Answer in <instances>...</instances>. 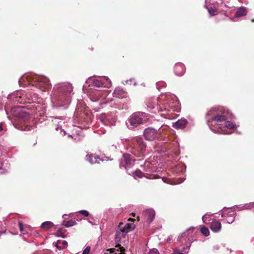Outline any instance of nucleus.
Here are the masks:
<instances>
[{
  "instance_id": "f257e3e1",
  "label": "nucleus",
  "mask_w": 254,
  "mask_h": 254,
  "mask_svg": "<svg viewBox=\"0 0 254 254\" xmlns=\"http://www.w3.org/2000/svg\"><path fill=\"white\" fill-rule=\"evenodd\" d=\"M145 105L147 111L153 113L178 111L179 109L177 97L171 93L161 95L158 98H149L146 100Z\"/></svg>"
},
{
  "instance_id": "f03ea898",
  "label": "nucleus",
  "mask_w": 254,
  "mask_h": 254,
  "mask_svg": "<svg viewBox=\"0 0 254 254\" xmlns=\"http://www.w3.org/2000/svg\"><path fill=\"white\" fill-rule=\"evenodd\" d=\"M233 115L222 107H214L211 108L206 115L207 123L210 129L214 133L228 134L231 133L226 129L220 127L216 129L212 127L213 124L217 126H222L228 120H233Z\"/></svg>"
},
{
  "instance_id": "7ed1b4c3",
  "label": "nucleus",
  "mask_w": 254,
  "mask_h": 254,
  "mask_svg": "<svg viewBox=\"0 0 254 254\" xmlns=\"http://www.w3.org/2000/svg\"><path fill=\"white\" fill-rule=\"evenodd\" d=\"M73 87L68 83H60L54 87L51 101L55 108H68L71 100V93Z\"/></svg>"
},
{
  "instance_id": "20e7f679",
  "label": "nucleus",
  "mask_w": 254,
  "mask_h": 254,
  "mask_svg": "<svg viewBox=\"0 0 254 254\" xmlns=\"http://www.w3.org/2000/svg\"><path fill=\"white\" fill-rule=\"evenodd\" d=\"M18 82L20 86L28 87L31 90L38 88L45 92L48 91L51 87L50 80L47 77L32 73L23 75L19 79Z\"/></svg>"
},
{
  "instance_id": "39448f33",
  "label": "nucleus",
  "mask_w": 254,
  "mask_h": 254,
  "mask_svg": "<svg viewBox=\"0 0 254 254\" xmlns=\"http://www.w3.org/2000/svg\"><path fill=\"white\" fill-rule=\"evenodd\" d=\"M146 146L143 138L139 136L131 138L127 142V149L128 152L136 157L143 155Z\"/></svg>"
},
{
  "instance_id": "423d86ee",
  "label": "nucleus",
  "mask_w": 254,
  "mask_h": 254,
  "mask_svg": "<svg viewBox=\"0 0 254 254\" xmlns=\"http://www.w3.org/2000/svg\"><path fill=\"white\" fill-rule=\"evenodd\" d=\"M38 94L32 91L26 93L23 91H17L9 94L7 99L12 100L14 103H24L34 102L38 98Z\"/></svg>"
},
{
  "instance_id": "0eeeda50",
  "label": "nucleus",
  "mask_w": 254,
  "mask_h": 254,
  "mask_svg": "<svg viewBox=\"0 0 254 254\" xmlns=\"http://www.w3.org/2000/svg\"><path fill=\"white\" fill-rule=\"evenodd\" d=\"M167 127L162 125L158 130L151 127H148L145 128L143 132L145 138L148 141H152L158 139L162 133L163 130Z\"/></svg>"
},
{
  "instance_id": "6e6552de",
  "label": "nucleus",
  "mask_w": 254,
  "mask_h": 254,
  "mask_svg": "<svg viewBox=\"0 0 254 254\" xmlns=\"http://www.w3.org/2000/svg\"><path fill=\"white\" fill-rule=\"evenodd\" d=\"M144 113L142 112H135L132 114L126 124L128 128L133 129L143 123Z\"/></svg>"
},
{
  "instance_id": "1a4fd4ad",
  "label": "nucleus",
  "mask_w": 254,
  "mask_h": 254,
  "mask_svg": "<svg viewBox=\"0 0 254 254\" xmlns=\"http://www.w3.org/2000/svg\"><path fill=\"white\" fill-rule=\"evenodd\" d=\"M135 227V226L133 223H127L124 226L123 224H120L116 234V241L120 242L121 239L125 238L127 234L134 229Z\"/></svg>"
},
{
  "instance_id": "9d476101",
  "label": "nucleus",
  "mask_w": 254,
  "mask_h": 254,
  "mask_svg": "<svg viewBox=\"0 0 254 254\" xmlns=\"http://www.w3.org/2000/svg\"><path fill=\"white\" fill-rule=\"evenodd\" d=\"M193 229V227L188 229L186 232L181 234L178 238V241L182 243H184V241H185L184 244L187 249H189L193 241V237L195 234Z\"/></svg>"
},
{
  "instance_id": "9b49d317",
  "label": "nucleus",
  "mask_w": 254,
  "mask_h": 254,
  "mask_svg": "<svg viewBox=\"0 0 254 254\" xmlns=\"http://www.w3.org/2000/svg\"><path fill=\"white\" fill-rule=\"evenodd\" d=\"M98 119L105 126H112L115 125L116 119L113 113H102Z\"/></svg>"
},
{
  "instance_id": "f8f14e48",
  "label": "nucleus",
  "mask_w": 254,
  "mask_h": 254,
  "mask_svg": "<svg viewBox=\"0 0 254 254\" xmlns=\"http://www.w3.org/2000/svg\"><path fill=\"white\" fill-rule=\"evenodd\" d=\"M11 112L13 116L23 120L28 119L29 116V113L26 111L23 106L15 107L12 109Z\"/></svg>"
},
{
  "instance_id": "ddd939ff",
  "label": "nucleus",
  "mask_w": 254,
  "mask_h": 254,
  "mask_svg": "<svg viewBox=\"0 0 254 254\" xmlns=\"http://www.w3.org/2000/svg\"><path fill=\"white\" fill-rule=\"evenodd\" d=\"M111 85L112 83L110 79L106 76H104L101 80L94 79L93 81V85L98 88L101 87L110 88Z\"/></svg>"
},
{
  "instance_id": "4468645a",
  "label": "nucleus",
  "mask_w": 254,
  "mask_h": 254,
  "mask_svg": "<svg viewBox=\"0 0 254 254\" xmlns=\"http://www.w3.org/2000/svg\"><path fill=\"white\" fill-rule=\"evenodd\" d=\"M132 159L130 155L128 154H125L121 162V165L124 166L126 169L129 168L132 165Z\"/></svg>"
},
{
  "instance_id": "2eb2a0df",
  "label": "nucleus",
  "mask_w": 254,
  "mask_h": 254,
  "mask_svg": "<svg viewBox=\"0 0 254 254\" xmlns=\"http://www.w3.org/2000/svg\"><path fill=\"white\" fill-rule=\"evenodd\" d=\"M143 215H144L146 220L149 223H150L154 219L155 213L153 209H146L143 212Z\"/></svg>"
},
{
  "instance_id": "dca6fc26",
  "label": "nucleus",
  "mask_w": 254,
  "mask_h": 254,
  "mask_svg": "<svg viewBox=\"0 0 254 254\" xmlns=\"http://www.w3.org/2000/svg\"><path fill=\"white\" fill-rule=\"evenodd\" d=\"M174 71L175 74L177 75H183L185 72V68L184 65L180 63L176 64L174 67Z\"/></svg>"
},
{
  "instance_id": "f3484780",
  "label": "nucleus",
  "mask_w": 254,
  "mask_h": 254,
  "mask_svg": "<svg viewBox=\"0 0 254 254\" xmlns=\"http://www.w3.org/2000/svg\"><path fill=\"white\" fill-rule=\"evenodd\" d=\"M86 160L89 162L90 164H96L99 163L100 161H103L101 160L98 156L93 155H89L87 154L86 156Z\"/></svg>"
},
{
  "instance_id": "a211bd4d",
  "label": "nucleus",
  "mask_w": 254,
  "mask_h": 254,
  "mask_svg": "<svg viewBox=\"0 0 254 254\" xmlns=\"http://www.w3.org/2000/svg\"><path fill=\"white\" fill-rule=\"evenodd\" d=\"M210 229L214 233H218L221 229V224L217 220L212 221L210 224Z\"/></svg>"
},
{
  "instance_id": "6ab92c4d",
  "label": "nucleus",
  "mask_w": 254,
  "mask_h": 254,
  "mask_svg": "<svg viewBox=\"0 0 254 254\" xmlns=\"http://www.w3.org/2000/svg\"><path fill=\"white\" fill-rule=\"evenodd\" d=\"M114 96L119 98H123L127 96V93L120 87H117L113 92Z\"/></svg>"
},
{
  "instance_id": "aec40b11",
  "label": "nucleus",
  "mask_w": 254,
  "mask_h": 254,
  "mask_svg": "<svg viewBox=\"0 0 254 254\" xmlns=\"http://www.w3.org/2000/svg\"><path fill=\"white\" fill-rule=\"evenodd\" d=\"M187 123L186 119H181L173 124V127L175 128H181L185 127Z\"/></svg>"
},
{
  "instance_id": "412c9836",
  "label": "nucleus",
  "mask_w": 254,
  "mask_h": 254,
  "mask_svg": "<svg viewBox=\"0 0 254 254\" xmlns=\"http://www.w3.org/2000/svg\"><path fill=\"white\" fill-rule=\"evenodd\" d=\"M247 13V10L245 7L242 6L239 7L235 14V18L240 17L246 15Z\"/></svg>"
},
{
  "instance_id": "4be33fe9",
  "label": "nucleus",
  "mask_w": 254,
  "mask_h": 254,
  "mask_svg": "<svg viewBox=\"0 0 254 254\" xmlns=\"http://www.w3.org/2000/svg\"><path fill=\"white\" fill-rule=\"evenodd\" d=\"M230 212H235L232 208L224 207L221 210V215L223 217L227 218L230 217Z\"/></svg>"
},
{
  "instance_id": "5701e85b",
  "label": "nucleus",
  "mask_w": 254,
  "mask_h": 254,
  "mask_svg": "<svg viewBox=\"0 0 254 254\" xmlns=\"http://www.w3.org/2000/svg\"><path fill=\"white\" fill-rule=\"evenodd\" d=\"M55 246L57 249L62 250L67 246V243L64 240H58L55 243Z\"/></svg>"
},
{
  "instance_id": "b1692460",
  "label": "nucleus",
  "mask_w": 254,
  "mask_h": 254,
  "mask_svg": "<svg viewBox=\"0 0 254 254\" xmlns=\"http://www.w3.org/2000/svg\"><path fill=\"white\" fill-rule=\"evenodd\" d=\"M236 207L238 208L239 211L249 210L253 208V204H252V202H250L243 205H236Z\"/></svg>"
},
{
  "instance_id": "393cba45",
  "label": "nucleus",
  "mask_w": 254,
  "mask_h": 254,
  "mask_svg": "<svg viewBox=\"0 0 254 254\" xmlns=\"http://www.w3.org/2000/svg\"><path fill=\"white\" fill-rule=\"evenodd\" d=\"M124 249L123 248L120 250L117 249H110L107 250L104 254H125L123 252Z\"/></svg>"
},
{
  "instance_id": "a878e982",
  "label": "nucleus",
  "mask_w": 254,
  "mask_h": 254,
  "mask_svg": "<svg viewBox=\"0 0 254 254\" xmlns=\"http://www.w3.org/2000/svg\"><path fill=\"white\" fill-rule=\"evenodd\" d=\"M132 175H133V176L134 177V178L135 179H136L137 178H141L143 177H146V178H149V179H152V178L151 177H148L145 176L144 174V173H142L140 170H136L135 171L133 172L132 173Z\"/></svg>"
},
{
  "instance_id": "bb28decb",
  "label": "nucleus",
  "mask_w": 254,
  "mask_h": 254,
  "mask_svg": "<svg viewBox=\"0 0 254 254\" xmlns=\"http://www.w3.org/2000/svg\"><path fill=\"white\" fill-rule=\"evenodd\" d=\"M229 214L231 215L230 217L225 218L224 220L228 224H232L235 221L236 213V212H230Z\"/></svg>"
},
{
  "instance_id": "cd10ccee",
  "label": "nucleus",
  "mask_w": 254,
  "mask_h": 254,
  "mask_svg": "<svg viewBox=\"0 0 254 254\" xmlns=\"http://www.w3.org/2000/svg\"><path fill=\"white\" fill-rule=\"evenodd\" d=\"M54 224L51 221H46L42 223L41 227L42 229L48 230L54 226Z\"/></svg>"
},
{
  "instance_id": "c85d7f7f",
  "label": "nucleus",
  "mask_w": 254,
  "mask_h": 254,
  "mask_svg": "<svg viewBox=\"0 0 254 254\" xmlns=\"http://www.w3.org/2000/svg\"><path fill=\"white\" fill-rule=\"evenodd\" d=\"M76 222H75V220H70L67 221H64V223H63V225L65 227H71V226L76 225Z\"/></svg>"
},
{
  "instance_id": "c756f323",
  "label": "nucleus",
  "mask_w": 254,
  "mask_h": 254,
  "mask_svg": "<svg viewBox=\"0 0 254 254\" xmlns=\"http://www.w3.org/2000/svg\"><path fill=\"white\" fill-rule=\"evenodd\" d=\"M224 124L225 125V127L228 129H232L234 128L235 127L233 123L231 121H228V120H226L224 122Z\"/></svg>"
},
{
  "instance_id": "7c9ffc66",
  "label": "nucleus",
  "mask_w": 254,
  "mask_h": 254,
  "mask_svg": "<svg viewBox=\"0 0 254 254\" xmlns=\"http://www.w3.org/2000/svg\"><path fill=\"white\" fill-rule=\"evenodd\" d=\"M200 232L205 237L209 235V231L207 228L203 226L200 229Z\"/></svg>"
},
{
  "instance_id": "2f4dec72",
  "label": "nucleus",
  "mask_w": 254,
  "mask_h": 254,
  "mask_svg": "<svg viewBox=\"0 0 254 254\" xmlns=\"http://www.w3.org/2000/svg\"><path fill=\"white\" fill-rule=\"evenodd\" d=\"M213 215V214H209L208 213L205 214L202 217V220L203 223H207L208 221H210L209 219V217Z\"/></svg>"
},
{
  "instance_id": "473e14b6",
  "label": "nucleus",
  "mask_w": 254,
  "mask_h": 254,
  "mask_svg": "<svg viewBox=\"0 0 254 254\" xmlns=\"http://www.w3.org/2000/svg\"><path fill=\"white\" fill-rule=\"evenodd\" d=\"M208 11L209 13V14L211 16L216 15L218 12L213 7H210L208 9Z\"/></svg>"
},
{
  "instance_id": "72a5a7b5",
  "label": "nucleus",
  "mask_w": 254,
  "mask_h": 254,
  "mask_svg": "<svg viewBox=\"0 0 254 254\" xmlns=\"http://www.w3.org/2000/svg\"><path fill=\"white\" fill-rule=\"evenodd\" d=\"M78 212L85 217H87L89 215V213L87 210H80L78 211Z\"/></svg>"
},
{
  "instance_id": "f704fd0d",
  "label": "nucleus",
  "mask_w": 254,
  "mask_h": 254,
  "mask_svg": "<svg viewBox=\"0 0 254 254\" xmlns=\"http://www.w3.org/2000/svg\"><path fill=\"white\" fill-rule=\"evenodd\" d=\"M147 254H159V253L156 249L154 248L150 250Z\"/></svg>"
},
{
  "instance_id": "c9c22d12",
  "label": "nucleus",
  "mask_w": 254,
  "mask_h": 254,
  "mask_svg": "<svg viewBox=\"0 0 254 254\" xmlns=\"http://www.w3.org/2000/svg\"><path fill=\"white\" fill-rule=\"evenodd\" d=\"M90 251V247L87 246L83 251L82 254H89Z\"/></svg>"
},
{
  "instance_id": "e433bc0d",
  "label": "nucleus",
  "mask_w": 254,
  "mask_h": 254,
  "mask_svg": "<svg viewBox=\"0 0 254 254\" xmlns=\"http://www.w3.org/2000/svg\"><path fill=\"white\" fill-rule=\"evenodd\" d=\"M18 225H19V229H20V232L21 233H23V234H24V226H23V225L22 223V222H18Z\"/></svg>"
},
{
  "instance_id": "4c0bfd02",
  "label": "nucleus",
  "mask_w": 254,
  "mask_h": 254,
  "mask_svg": "<svg viewBox=\"0 0 254 254\" xmlns=\"http://www.w3.org/2000/svg\"><path fill=\"white\" fill-rule=\"evenodd\" d=\"M56 130H58L59 129H61V132L62 134L63 135H64L65 134V131L64 129H62L61 128V127H60L59 126H58V127H57L56 128Z\"/></svg>"
},
{
  "instance_id": "58836bf2",
  "label": "nucleus",
  "mask_w": 254,
  "mask_h": 254,
  "mask_svg": "<svg viewBox=\"0 0 254 254\" xmlns=\"http://www.w3.org/2000/svg\"><path fill=\"white\" fill-rule=\"evenodd\" d=\"M165 83L164 82H161V83H157L156 84L157 87L158 88H159V86H164Z\"/></svg>"
},
{
  "instance_id": "ea45409f",
  "label": "nucleus",
  "mask_w": 254,
  "mask_h": 254,
  "mask_svg": "<svg viewBox=\"0 0 254 254\" xmlns=\"http://www.w3.org/2000/svg\"><path fill=\"white\" fill-rule=\"evenodd\" d=\"M172 240V237L170 236L168 237L167 239V242H170L171 240Z\"/></svg>"
},
{
  "instance_id": "a19ab883",
  "label": "nucleus",
  "mask_w": 254,
  "mask_h": 254,
  "mask_svg": "<svg viewBox=\"0 0 254 254\" xmlns=\"http://www.w3.org/2000/svg\"><path fill=\"white\" fill-rule=\"evenodd\" d=\"M175 155H176V156L178 155L179 154V153H180V151H179V150H178V149L176 150H175Z\"/></svg>"
},
{
  "instance_id": "79ce46f5",
  "label": "nucleus",
  "mask_w": 254,
  "mask_h": 254,
  "mask_svg": "<svg viewBox=\"0 0 254 254\" xmlns=\"http://www.w3.org/2000/svg\"><path fill=\"white\" fill-rule=\"evenodd\" d=\"M2 130V123H0V132Z\"/></svg>"
},
{
  "instance_id": "37998d69",
  "label": "nucleus",
  "mask_w": 254,
  "mask_h": 254,
  "mask_svg": "<svg viewBox=\"0 0 254 254\" xmlns=\"http://www.w3.org/2000/svg\"><path fill=\"white\" fill-rule=\"evenodd\" d=\"M55 119H60V120H62L64 119V117H56V118H55Z\"/></svg>"
},
{
  "instance_id": "c03bdc74",
  "label": "nucleus",
  "mask_w": 254,
  "mask_h": 254,
  "mask_svg": "<svg viewBox=\"0 0 254 254\" xmlns=\"http://www.w3.org/2000/svg\"><path fill=\"white\" fill-rule=\"evenodd\" d=\"M183 182V180H182L181 182H177V183H175V184H180V183H182V182Z\"/></svg>"
},
{
  "instance_id": "a18cd8bd",
  "label": "nucleus",
  "mask_w": 254,
  "mask_h": 254,
  "mask_svg": "<svg viewBox=\"0 0 254 254\" xmlns=\"http://www.w3.org/2000/svg\"><path fill=\"white\" fill-rule=\"evenodd\" d=\"M221 6H225V7H226V5L225 4H223V3H221Z\"/></svg>"
},
{
  "instance_id": "49530a36",
  "label": "nucleus",
  "mask_w": 254,
  "mask_h": 254,
  "mask_svg": "<svg viewBox=\"0 0 254 254\" xmlns=\"http://www.w3.org/2000/svg\"><path fill=\"white\" fill-rule=\"evenodd\" d=\"M252 204H253V208H254V202H252Z\"/></svg>"
},
{
  "instance_id": "de8ad7c7",
  "label": "nucleus",
  "mask_w": 254,
  "mask_h": 254,
  "mask_svg": "<svg viewBox=\"0 0 254 254\" xmlns=\"http://www.w3.org/2000/svg\"><path fill=\"white\" fill-rule=\"evenodd\" d=\"M148 164H149V163H145V166H147Z\"/></svg>"
},
{
  "instance_id": "09e8293b",
  "label": "nucleus",
  "mask_w": 254,
  "mask_h": 254,
  "mask_svg": "<svg viewBox=\"0 0 254 254\" xmlns=\"http://www.w3.org/2000/svg\"><path fill=\"white\" fill-rule=\"evenodd\" d=\"M66 216V214H64L63 216V218H65V216Z\"/></svg>"
},
{
  "instance_id": "8fccbe9b",
  "label": "nucleus",
  "mask_w": 254,
  "mask_h": 254,
  "mask_svg": "<svg viewBox=\"0 0 254 254\" xmlns=\"http://www.w3.org/2000/svg\"><path fill=\"white\" fill-rule=\"evenodd\" d=\"M235 18H232V20H233V21H235Z\"/></svg>"
},
{
  "instance_id": "3c124183",
  "label": "nucleus",
  "mask_w": 254,
  "mask_h": 254,
  "mask_svg": "<svg viewBox=\"0 0 254 254\" xmlns=\"http://www.w3.org/2000/svg\"><path fill=\"white\" fill-rule=\"evenodd\" d=\"M186 249V248H185V247H184V248H183V249H184V251H185Z\"/></svg>"
},
{
  "instance_id": "603ef678",
  "label": "nucleus",
  "mask_w": 254,
  "mask_h": 254,
  "mask_svg": "<svg viewBox=\"0 0 254 254\" xmlns=\"http://www.w3.org/2000/svg\"><path fill=\"white\" fill-rule=\"evenodd\" d=\"M252 22H254V19H252Z\"/></svg>"
},
{
  "instance_id": "864d4df0",
  "label": "nucleus",
  "mask_w": 254,
  "mask_h": 254,
  "mask_svg": "<svg viewBox=\"0 0 254 254\" xmlns=\"http://www.w3.org/2000/svg\"><path fill=\"white\" fill-rule=\"evenodd\" d=\"M5 230H4V231H2V233H4V232H5Z\"/></svg>"
},
{
  "instance_id": "5fc2aeb1",
  "label": "nucleus",
  "mask_w": 254,
  "mask_h": 254,
  "mask_svg": "<svg viewBox=\"0 0 254 254\" xmlns=\"http://www.w3.org/2000/svg\"><path fill=\"white\" fill-rule=\"evenodd\" d=\"M188 252H186V251H185V253H187V254L188 253Z\"/></svg>"
},
{
  "instance_id": "6e6d98bb",
  "label": "nucleus",
  "mask_w": 254,
  "mask_h": 254,
  "mask_svg": "<svg viewBox=\"0 0 254 254\" xmlns=\"http://www.w3.org/2000/svg\"><path fill=\"white\" fill-rule=\"evenodd\" d=\"M1 233V232H0V234Z\"/></svg>"
}]
</instances>
